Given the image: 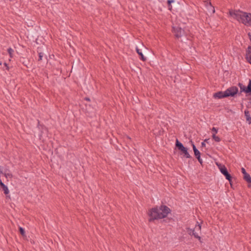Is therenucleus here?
<instances>
[{
    "mask_svg": "<svg viewBox=\"0 0 251 251\" xmlns=\"http://www.w3.org/2000/svg\"><path fill=\"white\" fill-rule=\"evenodd\" d=\"M19 230H20V233L22 234V235L23 236H25V231L23 228H22V227H20Z\"/></svg>",
    "mask_w": 251,
    "mask_h": 251,
    "instance_id": "obj_20",
    "label": "nucleus"
},
{
    "mask_svg": "<svg viewBox=\"0 0 251 251\" xmlns=\"http://www.w3.org/2000/svg\"><path fill=\"white\" fill-rule=\"evenodd\" d=\"M241 171H242V173L244 174V175H245V174H247V173H246V170L244 168H242L241 169Z\"/></svg>",
    "mask_w": 251,
    "mask_h": 251,
    "instance_id": "obj_24",
    "label": "nucleus"
},
{
    "mask_svg": "<svg viewBox=\"0 0 251 251\" xmlns=\"http://www.w3.org/2000/svg\"><path fill=\"white\" fill-rule=\"evenodd\" d=\"M43 57V53L40 52L39 53V60H41Z\"/></svg>",
    "mask_w": 251,
    "mask_h": 251,
    "instance_id": "obj_23",
    "label": "nucleus"
},
{
    "mask_svg": "<svg viewBox=\"0 0 251 251\" xmlns=\"http://www.w3.org/2000/svg\"><path fill=\"white\" fill-rule=\"evenodd\" d=\"M5 65L6 66H7V64H6V63H5Z\"/></svg>",
    "mask_w": 251,
    "mask_h": 251,
    "instance_id": "obj_28",
    "label": "nucleus"
},
{
    "mask_svg": "<svg viewBox=\"0 0 251 251\" xmlns=\"http://www.w3.org/2000/svg\"><path fill=\"white\" fill-rule=\"evenodd\" d=\"M192 146L195 155L197 157H200L201 153L199 151L197 150V149L196 148L195 146L193 144H192Z\"/></svg>",
    "mask_w": 251,
    "mask_h": 251,
    "instance_id": "obj_13",
    "label": "nucleus"
},
{
    "mask_svg": "<svg viewBox=\"0 0 251 251\" xmlns=\"http://www.w3.org/2000/svg\"><path fill=\"white\" fill-rule=\"evenodd\" d=\"M225 94V91H220L217 93H215L213 95V97L216 99H222L223 98L226 97Z\"/></svg>",
    "mask_w": 251,
    "mask_h": 251,
    "instance_id": "obj_9",
    "label": "nucleus"
},
{
    "mask_svg": "<svg viewBox=\"0 0 251 251\" xmlns=\"http://www.w3.org/2000/svg\"><path fill=\"white\" fill-rule=\"evenodd\" d=\"M210 2V1H208V0L207 1H205V6H206V7H208V3Z\"/></svg>",
    "mask_w": 251,
    "mask_h": 251,
    "instance_id": "obj_26",
    "label": "nucleus"
},
{
    "mask_svg": "<svg viewBox=\"0 0 251 251\" xmlns=\"http://www.w3.org/2000/svg\"><path fill=\"white\" fill-rule=\"evenodd\" d=\"M1 63L0 62V65H1Z\"/></svg>",
    "mask_w": 251,
    "mask_h": 251,
    "instance_id": "obj_29",
    "label": "nucleus"
},
{
    "mask_svg": "<svg viewBox=\"0 0 251 251\" xmlns=\"http://www.w3.org/2000/svg\"><path fill=\"white\" fill-rule=\"evenodd\" d=\"M4 176L6 177V178H7L8 177L12 178L13 177V176L11 174L6 173V172L4 173Z\"/></svg>",
    "mask_w": 251,
    "mask_h": 251,
    "instance_id": "obj_21",
    "label": "nucleus"
},
{
    "mask_svg": "<svg viewBox=\"0 0 251 251\" xmlns=\"http://www.w3.org/2000/svg\"><path fill=\"white\" fill-rule=\"evenodd\" d=\"M173 32L176 37L181 36L183 33V30L179 27H173Z\"/></svg>",
    "mask_w": 251,
    "mask_h": 251,
    "instance_id": "obj_7",
    "label": "nucleus"
},
{
    "mask_svg": "<svg viewBox=\"0 0 251 251\" xmlns=\"http://www.w3.org/2000/svg\"><path fill=\"white\" fill-rule=\"evenodd\" d=\"M240 88L241 90V91L245 92L248 93V91H247V88L245 86L243 85L242 84H239Z\"/></svg>",
    "mask_w": 251,
    "mask_h": 251,
    "instance_id": "obj_17",
    "label": "nucleus"
},
{
    "mask_svg": "<svg viewBox=\"0 0 251 251\" xmlns=\"http://www.w3.org/2000/svg\"><path fill=\"white\" fill-rule=\"evenodd\" d=\"M176 145L178 150L181 152V154L186 156V157H190L187 148L184 147L182 143L179 142L177 140L176 141Z\"/></svg>",
    "mask_w": 251,
    "mask_h": 251,
    "instance_id": "obj_3",
    "label": "nucleus"
},
{
    "mask_svg": "<svg viewBox=\"0 0 251 251\" xmlns=\"http://www.w3.org/2000/svg\"><path fill=\"white\" fill-rule=\"evenodd\" d=\"M7 51L10 55V57H12L13 54L14 53V50L11 48H9L8 49Z\"/></svg>",
    "mask_w": 251,
    "mask_h": 251,
    "instance_id": "obj_16",
    "label": "nucleus"
},
{
    "mask_svg": "<svg viewBox=\"0 0 251 251\" xmlns=\"http://www.w3.org/2000/svg\"><path fill=\"white\" fill-rule=\"evenodd\" d=\"M209 141V139H205L203 142H202L201 143V148H205V143H208V141Z\"/></svg>",
    "mask_w": 251,
    "mask_h": 251,
    "instance_id": "obj_22",
    "label": "nucleus"
},
{
    "mask_svg": "<svg viewBox=\"0 0 251 251\" xmlns=\"http://www.w3.org/2000/svg\"><path fill=\"white\" fill-rule=\"evenodd\" d=\"M85 99H86L87 100H90V99H89V98H86Z\"/></svg>",
    "mask_w": 251,
    "mask_h": 251,
    "instance_id": "obj_27",
    "label": "nucleus"
},
{
    "mask_svg": "<svg viewBox=\"0 0 251 251\" xmlns=\"http://www.w3.org/2000/svg\"><path fill=\"white\" fill-rule=\"evenodd\" d=\"M0 186L2 188L5 194L7 195L9 193L8 187L2 182L1 179H0Z\"/></svg>",
    "mask_w": 251,
    "mask_h": 251,
    "instance_id": "obj_11",
    "label": "nucleus"
},
{
    "mask_svg": "<svg viewBox=\"0 0 251 251\" xmlns=\"http://www.w3.org/2000/svg\"><path fill=\"white\" fill-rule=\"evenodd\" d=\"M207 10L210 12L211 11L212 13L215 12V9L214 7L211 5V2L208 3V7H207Z\"/></svg>",
    "mask_w": 251,
    "mask_h": 251,
    "instance_id": "obj_15",
    "label": "nucleus"
},
{
    "mask_svg": "<svg viewBox=\"0 0 251 251\" xmlns=\"http://www.w3.org/2000/svg\"><path fill=\"white\" fill-rule=\"evenodd\" d=\"M238 91V89L236 87H231L227 89L226 91H225V94L226 97H233L235 94H237V93Z\"/></svg>",
    "mask_w": 251,
    "mask_h": 251,
    "instance_id": "obj_5",
    "label": "nucleus"
},
{
    "mask_svg": "<svg viewBox=\"0 0 251 251\" xmlns=\"http://www.w3.org/2000/svg\"><path fill=\"white\" fill-rule=\"evenodd\" d=\"M212 138L216 141V142H220V138L216 135V134L218 132V129L215 127H213L212 128Z\"/></svg>",
    "mask_w": 251,
    "mask_h": 251,
    "instance_id": "obj_8",
    "label": "nucleus"
},
{
    "mask_svg": "<svg viewBox=\"0 0 251 251\" xmlns=\"http://www.w3.org/2000/svg\"><path fill=\"white\" fill-rule=\"evenodd\" d=\"M136 50L137 53L140 56V59L143 61H145L146 60V58L144 57L141 50L137 47H136Z\"/></svg>",
    "mask_w": 251,
    "mask_h": 251,
    "instance_id": "obj_14",
    "label": "nucleus"
},
{
    "mask_svg": "<svg viewBox=\"0 0 251 251\" xmlns=\"http://www.w3.org/2000/svg\"><path fill=\"white\" fill-rule=\"evenodd\" d=\"M201 229V226L200 225L196 226L195 229L194 230H190L189 231V234L190 235H194L196 238H198L199 240H201V237L198 235V233L196 232V231H200Z\"/></svg>",
    "mask_w": 251,
    "mask_h": 251,
    "instance_id": "obj_6",
    "label": "nucleus"
},
{
    "mask_svg": "<svg viewBox=\"0 0 251 251\" xmlns=\"http://www.w3.org/2000/svg\"><path fill=\"white\" fill-rule=\"evenodd\" d=\"M245 116L246 117V120L247 122L249 123V124H251V117L250 116V112L248 110H246L245 111Z\"/></svg>",
    "mask_w": 251,
    "mask_h": 251,
    "instance_id": "obj_10",
    "label": "nucleus"
},
{
    "mask_svg": "<svg viewBox=\"0 0 251 251\" xmlns=\"http://www.w3.org/2000/svg\"><path fill=\"white\" fill-rule=\"evenodd\" d=\"M247 91H248V93H251V80H249V83L247 88Z\"/></svg>",
    "mask_w": 251,
    "mask_h": 251,
    "instance_id": "obj_18",
    "label": "nucleus"
},
{
    "mask_svg": "<svg viewBox=\"0 0 251 251\" xmlns=\"http://www.w3.org/2000/svg\"><path fill=\"white\" fill-rule=\"evenodd\" d=\"M228 15L246 25H251V14L240 10H230Z\"/></svg>",
    "mask_w": 251,
    "mask_h": 251,
    "instance_id": "obj_1",
    "label": "nucleus"
},
{
    "mask_svg": "<svg viewBox=\"0 0 251 251\" xmlns=\"http://www.w3.org/2000/svg\"><path fill=\"white\" fill-rule=\"evenodd\" d=\"M170 209L166 206H161L159 208H153L149 213L151 220L162 219L166 217L170 213Z\"/></svg>",
    "mask_w": 251,
    "mask_h": 251,
    "instance_id": "obj_2",
    "label": "nucleus"
},
{
    "mask_svg": "<svg viewBox=\"0 0 251 251\" xmlns=\"http://www.w3.org/2000/svg\"><path fill=\"white\" fill-rule=\"evenodd\" d=\"M216 164L220 170L221 173L226 176L227 180L230 181L231 176L230 175L228 174L226 167L224 165L218 162H216Z\"/></svg>",
    "mask_w": 251,
    "mask_h": 251,
    "instance_id": "obj_4",
    "label": "nucleus"
},
{
    "mask_svg": "<svg viewBox=\"0 0 251 251\" xmlns=\"http://www.w3.org/2000/svg\"><path fill=\"white\" fill-rule=\"evenodd\" d=\"M174 2V0H168V8L170 10H171L172 9V6L171 5V4L173 2Z\"/></svg>",
    "mask_w": 251,
    "mask_h": 251,
    "instance_id": "obj_19",
    "label": "nucleus"
},
{
    "mask_svg": "<svg viewBox=\"0 0 251 251\" xmlns=\"http://www.w3.org/2000/svg\"><path fill=\"white\" fill-rule=\"evenodd\" d=\"M244 178L250 184L249 185V187L251 186V177L248 174H245L244 175Z\"/></svg>",
    "mask_w": 251,
    "mask_h": 251,
    "instance_id": "obj_12",
    "label": "nucleus"
},
{
    "mask_svg": "<svg viewBox=\"0 0 251 251\" xmlns=\"http://www.w3.org/2000/svg\"><path fill=\"white\" fill-rule=\"evenodd\" d=\"M198 158V160L199 162L201 164H202V160L201 158L199 157V158Z\"/></svg>",
    "mask_w": 251,
    "mask_h": 251,
    "instance_id": "obj_25",
    "label": "nucleus"
}]
</instances>
